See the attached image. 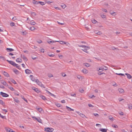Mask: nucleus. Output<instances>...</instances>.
Masks as SVG:
<instances>
[{"label":"nucleus","instance_id":"f8f14e48","mask_svg":"<svg viewBox=\"0 0 132 132\" xmlns=\"http://www.w3.org/2000/svg\"><path fill=\"white\" fill-rule=\"evenodd\" d=\"M13 71L17 75L19 73V71L16 69H13Z\"/></svg>","mask_w":132,"mask_h":132},{"label":"nucleus","instance_id":"c9c22d12","mask_svg":"<svg viewBox=\"0 0 132 132\" xmlns=\"http://www.w3.org/2000/svg\"><path fill=\"white\" fill-rule=\"evenodd\" d=\"M101 16L102 18L103 19L106 18V16L104 15H101Z\"/></svg>","mask_w":132,"mask_h":132},{"label":"nucleus","instance_id":"473e14b6","mask_svg":"<svg viewBox=\"0 0 132 132\" xmlns=\"http://www.w3.org/2000/svg\"><path fill=\"white\" fill-rule=\"evenodd\" d=\"M128 108L130 109H132V105L131 104H129L128 105Z\"/></svg>","mask_w":132,"mask_h":132},{"label":"nucleus","instance_id":"6e6552de","mask_svg":"<svg viewBox=\"0 0 132 132\" xmlns=\"http://www.w3.org/2000/svg\"><path fill=\"white\" fill-rule=\"evenodd\" d=\"M104 70H107V69H105L104 68V67H103V66H102L101 67H100L99 69V70L101 71H104Z\"/></svg>","mask_w":132,"mask_h":132},{"label":"nucleus","instance_id":"f3484780","mask_svg":"<svg viewBox=\"0 0 132 132\" xmlns=\"http://www.w3.org/2000/svg\"><path fill=\"white\" fill-rule=\"evenodd\" d=\"M47 42L49 43V44H50L51 43H54L55 42H59V41H53V40H52V41H47Z\"/></svg>","mask_w":132,"mask_h":132},{"label":"nucleus","instance_id":"1a4fd4ad","mask_svg":"<svg viewBox=\"0 0 132 132\" xmlns=\"http://www.w3.org/2000/svg\"><path fill=\"white\" fill-rule=\"evenodd\" d=\"M32 89L34 90L35 92H36L38 93L40 92V90H39L37 88H35V87H33L32 88Z\"/></svg>","mask_w":132,"mask_h":132},{"label":"nucleus","instance_id":"4be33fe9","mask_svg":"<svg viewBox=\"0 0 132 132\" xmlns=\"http://www.w3.org/2000/svg\"><path fill=\"white\" fill-rule=\"evenodd\" d=\"M37 1L35 0H34L32 1V3L34 4H38L39 3Z\"/></svg>","mask_w":132,"mask_h":132},{"label":"nucleus","instance_id":"5701e85b","mask_svg":"<svg viewBox=\"0 0 132 132\" xmlns=\"http://www.w3.org/2000/svg\"><path fill=\"white\" fill-rule=\"evenodd\" d=\"M40 97L44 100H47L45 97L44 96L41 95L40 96Z\"/></svg>","mask_w":132,"mask_h":132},{"label":"nucleus","instance_id":"f257e3e1","mask_svg":"<svg viewBox=\"0 0 132 132\" xmlns=\"http://www.w3.org/2000/svg\"><path fill=\"white\" fill-rule=\"evenodd\" d=\"M45 130L47 132H52L53 131L54 129L51 128H47L45 129Z\"/></svg>","mask_w":132,"mask_h":132},{"label":"nucleus","instance_id":"7ed1b4c3","mask_svg":"<svg viewBox=\"0 0 132 132\" xmlns=\"http://www.w3.org/2000/svg\"><path fill=\"white\" fill-rule=\"evenodd\" d=\"M0 94L3 97H7L9 96V95L8 94L6 93H3L2 92H1Z\"/></svg>","mask_w":132,"mask_h":132},{"label":"nucleus","instance_id":"79ce46f5","mask_svg":"<svg viewBox=\"0 0 132 132\" xmlns=\"http://www.w3.org/2000/svg\"><path fill=\"white\" fill-rule=\"evenodd\" d=\"M8 88H10V89L12 91H13L14 90V88L12 87H8Z\"/></svg>","mask_w":132,"mask_h":132},{"label":"nucleus","instance_id":"423d86ee","mask_svg":"<svg viewBox=\"0 0 132 132\" xmlns=\"http://www.w3.org/2000/svg\"><path fill=\"white\" fill-rule=\"evenodd\" d=\"M21 56L22 57L23 60H24V61H27L28 60V59L24 55H23L22 56V54H21Z\"/></svg>","mask_w":132,"mask_h":132},{"label":"nucleus","instance_id":"69168bd1","mask_svg":"<svg viewBox=\"0 0 132 132\" xmlns=\"http://www.w3.org/2000/svg\"><path fill=\"white\" fill-rule=\"evenodd\" d=\"M31 13L32 15L33 16H35L36 15V13L34 12H32Z\"/></svg>","mask_w":132,"mask_h":132},{"label":"nucleus","instance_id":"a19ab883","mask_svg":"<svg viewBox=\"0 0 132 132\" xmlns=\"http://www.w3.org/2000/svg\"><path fill=\"white\" fill-rule=\"evenodd\" d=\"M37 110L39 112H41L42 111V109L41 108H38L37 109Z\"/></svg>","mask_w":132,"mask_h":132},{"label":"nucleus","instance_id":"a211bd4d","mask_svg":"<svg viewBox=\"0 0 132 132\" xmlns=\"http://www.w3.org/2000/svg\"><path fill=\"white\" fill-rule=\"evenodd\" d=\"M118 90L121 93H123L124 90L122 89L119 88L118 89Z\"/></svg>","mask_w":132,"mask_h":132},{"label":"nucleus","instance_id":"8fccbe9b","mask_svg":"<svg viewBox=\"0 0 132 132\" xmlns=\"http://www.w3.org/2000/svg\"><path fill=\"white\" fill-rule=\"evenodd\" d=\"M0 58L2 59L3 60H6L5 58L3 56H0Z\"/></svg>","mask_w":132,"mask_h":132},{"label":"nucleus","instance_id":"4d7b16f0","mask_svg":"<svg viewBox=\"0 0 132 132\" xmlns=\"http://www.w3.org/2000/svg\"><path fill=\"white\" fill-rule=\"evenodd\" d=\"M22 33H23V35H26L27 34V32L25 31L23 32H22Z\"/></svg>","mask_w":132,"mask_h":132},{"label":"nucleus","instance_id":"7c9ffc66","mask_svg":"<svg viewBox=\"0 0 132 132\" xmlns=\"http://www.w3.org/2000/svg\"><path fill=\"white\" fill-rule=\"evenodd\" d=\"M116 74L117 75H118L120 76H125V75L124 74L121 73H116Z\"/></svg>","mask_w":132,"mask_h":132},{"label":"nucleus","instance_id":"9b49d317","mask_svg":"<svg viewBox=\"0 0 132 132\" xmlns=\"http://www.w3.org/2000/svg\"><path fill=\"white\" fill-rule=\"evenodd\" d=\"M3 75L6 77H8L9 76V74L6 72L4 71L3 73Z\"/></svg>","mask_w":132,"mask_h":132},{"label":"nucleus","instance_id":"aec40b11","mask_svg":"<svg viewBox=\"0 0 132 132\" xmlns=\"http://www.w3.org/2000/svg\"><path fill=\"white\" fill-rule=\"evenodd\" d=\"M6 50L8 52H11L14 50L12 48H6Z\"/></svg>","mask_w":132,"mask_h":132},{"label":"nucleus","instance_id":"dca6fc26","mask_svg":"<svg viewBox=\"0 0 132 132\" xmlns=\"http://www.w3.org/2000/svg\"><path fill=\"white\" fill-rule=\"evenodd\" d=\"M14 101L16 103H19L20 102L18 100L17 98H14Z\"/></svg>","mask_w":132,"mask_h":132},{"label":"nucleus","instance_id":"6e6d98bb","mask_svg":"<svg viewBox=\"0 0 132 132\" xmlns=\"http://www.w3.org/2000/svg\"><path fill=\"white\" fill-rule=\"evenodd\" d=\"M19 58H18L16 60V62H22L21 61H20L19 60Z\"/></svg>","mask_w":132,"mask_h":132},{"label":"nucleus","instance_id":"0e129e2a","mask_svg":"<svg viewBox=\"0 0 132 132\" xmlns=\"http://www.w3.org/2000/svg\"><path fill=\"white\" fill-rule=\"evenodd\" d=\"M22 98L24 100V101H26L27 103H28V101L23 96L22 97Z\"/></svg>","mask_w":132,"mask_h":132},{"label":"nucleus","instance_id":"c756f323","mask_svg":"<svg viewBox=\"0 0 132 132\" xmlns=\"http://www.w3.org/2000/svg\"><path fill=\"white\" fill-rule=\"evenodd\" d=\"M0 104L3 105L5 104V103L2 100H0Z\"/></svg>","mask_w":132,"mask_h":132},{"label":"nucleus","instance_id":"e433bc0d","mask_svg":"<svg viewBox=\"0 0 132 132\" xmlns=\"http://www.w3.org/2000/svg\"><path fill=\"white\" fill-rule=\"evenodd\" d=\"M6 130L7 132H11V130H12L10 128L6 129Z\"/></svg>","mask_w":132,"mask_h":132},{"label":"nucleus","instance_id":"09e8293b","mask_svg":"<svg viewBox=\"0 0 132 132\" xmlns=\"http://www.w3.org/2000/svg\"><path fill=\"white\" fill-rule=\"evenodd\" d=\"M109 119L111 121H113L114 120V118L113 117H109Z\"/></svg>","mask_w":132,"mask_h":132},{"label":"nucleus","instance_id":"bf43d9fd","mask_svg":"<svg viewBox=\"0 0 132 132\" xmlns=\"http://www.w3.org/2000/svg\"><path fill=\"white\" fill-rule=\"evenodd\" d=\"M115 13V12H112V13L111 11L110 12V13L112 15H114Z\"/></svg>","mask_w":132,"mask_h":132},{"label":"nucleus","instance_id":"4c0bfd02","mask_svg":"<svg viewBox=\"0 0 132 132\" xmlns=\"http://www.w3.org/2000/svg\"><path fill=\"white\" fill-rule=\"evenodd\" d=\"M14 25H15V23H14L13 22H12L11 23H10V25L12 27L14 26Z\"/></svg>","mask_w":132,"mask_h":132},{"label":"nucleus","instance_id":"774afa93","mask_svg":"<svg viewBox=\"0 0 132 132\" xmlns=\"http://www.w3.org/2000/svg\"><path fill=\"white\" fill-rule=\"evenodd\" d=\"M40 51L41 52L44 53V49L42 48L40 50Z\"/></svg>","mask_w":132,"mask_h":132},{"label":"nucleus","instance_id":"37998d69","mask_svg":"<svg viewBox=\"0 0 132 132\" xmlns=\"http://www.w3.org/2000/svg\"><path fill=\"white\" fill-rule=\"evenodd\" d=\"M17 20L15 16L13 17L12 18V20L13 21H15V20Z\"/></svg>","mask_w":132,"mask_h":132},{"label":"nucleus","instance_id":"412c9836","mask_svg":"<svg viewBox=\"0 0 132 132\" xmlns=\"http://www.w3.org/2000/svg\"><path fill=\"white\" fill-rule=\"evenodd\" d=\"M82 71L84 73H88V71L85 69H84L82 70Z\"/></svg>","mask_w":132,"mask_h":132},{"label":"nucleus","instance_id":"72a5a7b5","mask_svg":"<svg viewBox=\"0 0 132 132\" xmlns=\"http://www.w3.org/2000/svg\"><path fill=\"white\" fill-rule=\"evenodd\" d=\"M80 116L82 117V118H84L85 117L87 118V117H86V116L84 114L81 113V114L80 115Z\"/></svg>","mask_w":132,"mask_h":132},{"label":"nucleus","instance_id":"5fc2aeb1","mask_svg":"<svg viewBox=\"0 0 132 132\" xmlns=\"http://www.w3.org/2000/svg\"><path fill=\"white\" fill-rule=\"evenodd\" d=\"M70 94L72 96L76 97V94L75 93L73 94L71 93Z\"/></svg>","mask_w":132,"mask_h":132},{"label":"nucleus","instance_id":"39448f33","mask_svg":"<svg viewBox=\"0 0 132 132\" xmlns=\"http://www.w3.org/2000/svg\"><path fill=\"white\" fill-rule=\"evenodd\" d=\"M1 83L5 86H7L8 84L4 80H2L1 81Z\"/></svg>","mask_w":132,"mask_h":132},{"label":"nucleus","instance_id":"0eeeda50","mask_svg":"<svg viewBox=\"0 0 132 132\" xmlns=\"http://www.w3.org/2000/svg\"><path fill=\"white\" fill-rule=\"evenodd\" d=\"M25 72L27 74H29L30 73H31L32 72L31 71V70L27 69L25 70Z\"/></svg>","mask_w":132,"mask_h":132},{"label":"nucleus","instance_id":"c85d7f7f","mask_svg":"<svg viewBox=\"0 0 132 132\" xmlns=\"http://www.w3.org/2000/svg\"><path fill=\"white\" fill-rule=\"evenodd\" d=\"M32 21H30L29 23L31 24L32 25H34L36 24V23L35 22H32Z\"/></svg>","mask_w":132,"mask_h":132},{"label":"nucleus","instance_id":"4468645a","mask_svg":"<svg viewBox=\"0 0 132 132\" xmlns=\"http://www.w3.org/2000/svg\"><path fill=\"white\" fill-rule=\"evenodd\" d=\"M66 108L69 111H73L74 110V109H72L68 106H66Z\"/></svg>","mask_w":132,"mask_h":132},{"label":"nucleus","instance_id":"ddd939ff","mask_svg":"<svg viewBox=\"0 0 132 132\" xmlns=\"http://www.w3.org/2000/svg\"><path fill=\"white\" fill-rule=\"evenodd\" d=\"M100 131L103 132H106L107 129L104 128L100 129Z\"/></svg>","mask_w":132,"mask_h":132},{"label":"nucleus","instance_id":"393cba45","mask_svg":"<svg viewBox=\"0 0 132 132\" xmlns=\"http://www.w3.org/2000/svg\"><path fill=\"white\" fill-rule=\"evenodd\" d=\"M84 48V50H82L85 52L87 53H88V52L87 51V50L88 49H88V48L86 47Z\"/></svg>","mask_w":132,"mask_h":132},{"label":"nucleus","instance_id":"cd10ccee","mask_svg":"<svg viewBox=\"0 0 132 132\" xmlns=\"http://www.w3.org/2000/svg\"><path fill=\"white\" fill-rule=\"evenodd\" d=\"M48 55L50 56L51 57H53L55 56L54 54H52L50 53H48Z\"/></svg>","mask_w":132,"mask_h":132},{"label":"nucleus","instance_id":"2f4dec72","mask_svg":"<svg viewBox=\"0 0 132 132\" xmlns=\"http://www.w3.org/2000/svg\"><path fill=\"white\" fill-rule=\"evenodd\" d=\"M101 10L102 11L104 12H107V10L105 9L102 8V9H101Z\"/></svg>","mask_w":132,"mask_h":132},{"label":"nucleus","instance_id":"bb28decb","mask_svg":"<svg viewBox=\"0 0 132 132\" xmlns=\"http://www.w3.org/2000/svg\"><path fill=\"white\" fill-rule=\"evenodd\" d=\"M84 64L85 65V66L87 67H89L90 66V65L89 64L86 63H84Z\"/></svg>","mask_w":132,"mask_h":132},{"label":"nucleus","instance_id":"58836bf2","mask_svg":"<svg viewBox=\"0 0 132 132\" xmlns=\"http://www.w3.org/2000/svg\"><path fill=\"white\" fill-rule=\"evenodd\" d=\"M38 2H39V3L40 4L42 5L45 4L43 2L39 1Z\"/></svg>","mask_w":132,"mask_h":132},{"label":"nucleus","instance_id":"9d476101","mask_svg":"<svg viewBox=\"0 0 132 132\" xmlns=\"http://www.w3.org/2000/svg\"><path fill=\"white\" fill-rule=\"evenodd\" d=\"M125 74L127 76V78L129 79H130L132 78V76L129 74L126 73Z\"/></svg>","mask_w":132,"mask_h":132},{"label":"nucleus","instance_id":"2eb2a0df","mask_svg":"<svg viewBox=\"0 0 132 132\" xmlns=\"http://www.w3.org/2000/svg\"><path fill=\"white\" fill-rule=\"evenodd\" d=\"M36 82L39 86L41 85L42 83L41 82L39 81L37 79L36 80Z\"/></svg>","mask_w":132,"mask_h":132},{"label":"nucleus","instance_id":"20e7f679","mask_svg":"<svg viewBox=\"0 0 132 132\" xmlns=\"http://www.w3.org/2000/svg\"><path fill=\"white\" fill-rule=\"evenodd\" d=\"M33 118L37 121L41 123L42 120L40 118H37L35 117H33Z\"/></svg>","mask_w":132,"mask_h":132},{"label":"nucleus","instance_id":"680f3d73","mask_svg":"<svg viewBox=\"0 0 132 132\" xmlns=\"http://www.w3.org/2000/svg\"><path fill=\"white\" fill-rule=\"evenodd\" d=\"M88 106L89 107H94V106L92 104H88Z\"/></svg>","mask_w":132,"mask_h":132},{"label":"nucleus","instance_id":"e2e57ef3","mask_svg":"<svg viewBox=\"0 0 132 132\" xmlns=\"http://www.w3.org/2000/svg\"><path fill=\"white\" fill-rule=\"evenodd\" d=\"M61 6L64 9L66 7V5L65 4H64L63 5H61Z\"/></svg>","mask_w":132,"mask_h":132},{"label":"nucleus","instance_id":"052dcab7","mask_svg":"<svg viewBox=\"0 0 132 132\" xmlns=\"http://www.w3.org/2000/svg\"><path fill=\"white\" fill-rule=\"evenodd\" d=\"M93 114L96 117H98V116H99L98 114L97 113H94Z\"/></svg>","mask_w":132,"mask_h":132},{"label":"nucleus","instance_id":"a878e982","mask_svg":"<svg viewBox=\"0 0 132 132\" xmlns=\"http://www.w3.org/2000/svg\"><path fill=\"white\" fill-rule=\"evenodd\" d=\"M28 27L30 30L32 31L35 28L34 27Z\"/></svg>","mask_w":132,"mask_h":132},{"label":"nucleus","instance_id":"49530a36","mask_svg":"<svg viewBox=\"0 0 132 132\" xmlns=\"http://www.w3.org/2000/svg\"><path fill=\"white\" fill-rule=\"evenodd\" d=\"M112 126L114 128H118V126L117 125H112Z\"/></svg>","mask_w":132,"mask_h":132},{"label":"nucleus","instance_id":"864d4df0","mask_svg":"<svg viewBox=\"0 0 132 132\" xmlns=\"http://www.w3.org/2000/svg\"><path fill=\"white\" fill-rule=\"evenodd\" d=\"M64 44H66V45L67 46H68V45H70V44L69 43H68L67 42H65L64 43Z\"/></svg>","mask_w":132,"mask_h":132},{"label":"nucleus","instance_id":"f704fd0d","mask_svg":"<svg viewBox=\"0 0 132 132\" xmlns=\"http://www.w3.org/2000/svg\"><path fill=\"white\" fill-rule=\"evenodd\" d=\"M11 82L13 83H14V84H16V81L13 79H12L11 80Z\"/></svg>","mask_w":132,"mask_h":132},{"label":"nucleus","instance_id":"603ef678","mask_svg":"<svg viewBox=\"0 0 132 132\" xmlns=\"http://www.w3.org/2000/svg\"><path fill=\"white\" fill-rule=\"evenodd\" d=\"M16 68H18V69L21 70V68L20 67V65H18V66H16Z\"/></svg>","mask_w":132,"mask_h":132},{"label":"nucleus","instance_id":"13d9d810","mask_svg":"<svg viewBox=\"0 0 132 132\" xmlns=\"http://www.w3.org/2000/svg\"><path fill=\"white\" fill-rule=\"evenodd\" d=\"M48 76L50 78V77H52L53 76L51 74H48Z\"/></svg>","mask_w":132,"mask_h":132},{"label":"nucleus","instance_id":"338daca9","mask_svg":"<svg viewBox=\"0 0 132 132\" xmlns=\"http://www.w3.org/2000/svg\"><path fill=\"white\" fill-rule=\"evenodd\" d=\"M37 42L39 44L41 43L42 42V40H38Z\"/></svg>","mask_w":132,"mask_h":132},{"label":"nucleus","instance_id":"b1692460","mask_svg":"<svg viewBox=\"0 0 132 132\" xmlns=\"http://www.w3.org/2000/svg\"><path fill=\"white\" fill-rule=\"evenodd\" d=\"M30 77L31 79L33 81H35V78L34 77V76L32 75H31L30 76Z\"/></svg>","mask_w":132,"mask_h":132},{"label":"nucleus","instance_id":"ea45409f","mask_svg":"<svg viewBox=\"0 0 132 132\" xmlns=\"http://www.w3.org/2000/svg\"><path fill=\"white\" fill-rule=\"evenodd\" d=\"M79 91L81 93H83L84 92V90L82 88H80L79 89Z\"/></svg>","mask_w":132,"mask_h":132},{"label":"nucleus","instance_id":"3c124183","mask_svg":"<svg viewBox=\"0 0 132 132\" xmlns=\"http://www.w3.org/2000/svg\"><path fill=\"white\" fill-rule=\"evenodd\" d=\"M92 22L93 23H95L97 21L95 19H93L92 20Z\"/></svg>","mask_w":132,"mask_h":132},{"label":"nucleus","instance_id":"de8ad7c7","mask_svg":"<svg viewBox=\"0 0 132 132\" xmlns=\"http://www.w3.org/2000/svg\"><path fill=\"white\" fill-rule=\"evenodd\" d=\"M59 41V42L61 44H63L64 43V41Z\"/></svg>","mask_w":132,"mask_h":132},{"label":"nucleus","instance_id":"c03bdc74","mask_svg":"<svg viewBox=\"0 0 132 132\" xmlns=\"http://www.w3.org/2000/svg\"><path fill=\"white\" fill-rule=\"evenodd\" d=\"M98 71H99L100 72H98V75H101L102 74H105L104 73H101L100 72H101V71H99V70H98Z\"/></svg>","mask_w":132,"mask_h":132},{"label":"nucleus","instance_id":"f03ea898","mask_svg":"<svg viewBox=\"0 0 132 132\" xmlns=\"http://www.w3.org/2000/svg\"><path fill=\"white\" fill-rule=\"evenodd\" d=\"M6 61L9 62V63L14 66H16L18 65V64H16L14 62L12 61H9L8 60H7Z\"/></svg>","mask_w":132,"mask_h":132},{"label":"nucleus","instance_id":"6ab92c4d","mask_svg":"<svg viewBox=\"0 0 132 132\" xmlns=\"http://www.w3.org/2000/svg\"><path fill=\"white\" fill-rule=\"evenodd\" d=\"M78 46H79V47H82L84 48H85L86 47V48H88V49H90V48L89 47H88V46L86 47L85 45H79Z\"/></svg>","mask_w":132,"mask_h":132},{"label":"nucleus","instance_id":"a18cd8bd","mask_svg":"<svg viewBox=\"0 0 132 132\" xmlns=\"http://www.w3.org/2000/svg\"><path fill=\"white\" fill-rule=\"evenodd\" d=\"M0 117L3 119H5V116H3L2 115H1V114L0 113Z\"/></svg>","mask_w":132,"mask_h":132}]
</instances>
